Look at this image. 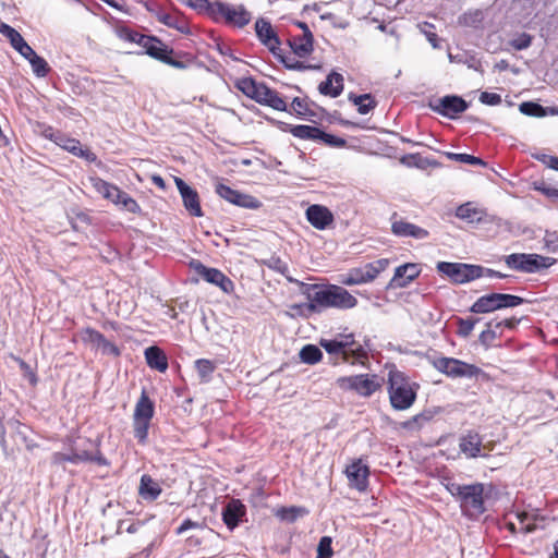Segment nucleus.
<instances>
[{
  "label": "nucleus",
  "mask_w": 558,
  "mask_h": 558,
  "mask_svg": "<svg viewBox=\"0 0 558 558\" xmlns=\"http://www.w3.org/2000/svg\"><path fill=\"white\" fill-rule=\"evenodd\" d=\"M26 41L22 35L17 32L15 36L10 40L11 46L17 51Z\"/></svg>",
  "instance_id": "64"
},
{
  "label": "nucleus",
  "mask_w": 558,
  "mask_h": 558,
  "mask_svg": "<svg viewBox=\"0 0 558 558\" xmlns=\"http://www.w3.org/2000/svg\"><path fill=\"white\" fill-rule=\"evenodd\" d=\"M390 262L388 258H380L375 262L368 263L363 266L364 279L367 282L373 281L380 272H383L388 266Z\"/></svg>",
  "instance_id": "41"
},
{
  "label": "nucleus",
  "mask_w": 558,
  "mask_h": 558,
  "mask_svg": "<svg viewBox=\"0 0 558 558\" xmlns=\"http://www.w3.org/2000/svg\"><path fill=\"white\" fill-rule=\"evenodd\" d=\"M287 112L299 118H305L315 114L311 108V102L307 97H294L291 104H288Z\"/></svg>",
  "instance_id": "39"
},
{
  "label": "nucleus",
  "mask_w": 558,
  "mask_h": 558,
  "mask_svg": "<svg viewBox=\"0 0 558 558\" xmlns=\"http://www.w3.org/2000/svg\"><path fill=\"white\" fill-rule=\"evenodd\" d=\"M288 281L298 284L302 294L308 300L307 303L291 306L298 313H302L303 308H306L310 313H319L328 307L347 310L357 304L356 298L340 286L305 283L294 278H288Z\"/></svg>",
  "instance_id": "1"
},
{
  "label": "nucleus",
  "mask_w": 558,
  "mask_h": 558,
  "mask_svg": "<svg viewBox=\"0 0 558 558\" xmlns=\"http://www.w3.org/2000/svg\"><path fill=\"white\" fill-rule=\"evenodd\" d=\"M263 263L267 268L284 276L287 279L291 278L290 276H288V272H289L288 264L284 260H282L280 257L271 256L270 258L264 260Z\"/></svg>",
  "instance_id": "45"
},
{
  "label": "nucleus",
  "mask_w": 558,
  "mask_h": 558,
  "mask_svg": "<svg viewBox=\"0 0 558 558\" xmlns=\"http://www.w3.org/2000/svg\"><path fill=\"white\" fill-rule=\"evenodd\" d=\"M531 44H532V36L526 33L520 34L517 38H514L510 41V46L512 48H514L515 50L526 49L531 46Z\"/></svg>",
  "instance_id": "53"
},
{
  "label": "nucleus",
  "mask_w": 558,
  "mask_h": 558,
  "mask_svg": "<svg viewBox=\"0 0 558 558\" xmlns=\"http://www.w3.org/2000/svg\"><path fill=\"white\" fill-rule=\"evenodd\" d=\"M478 322L476 318H459L458 320V335L466 338L469 337L473 329L475 324Z\"/></svg>",
  "instance_id": "50"
},
{
  "label": "nucleus",
  "mask_w": 558,
  "mask_h": 558,
  "mask_svg": "<svg viewBox=\"0 0 558 558\" xmlns=\"http://www.w3.org/2000/svg\"><path fill=\"white\" fill-rule=\"evenodd\" d=\"M236 87L247 97L256 102L272 108L277 111H288V100L276 89L268 87L265 83L256 82L252 77H244L238 81Z\"/></svg>",
  "instance_id": "5"
},
{
  "label": "nucleus",
  "mask_w": 558,
  "mask_h": 558,
  "mask_svg": "<svg viewBox=\"0 0 558 558\" xmlns=\"http://www.w3.org/2000/svg\"><path fill=\"white\" fill-rule=\"evenodd\" d=\"M480 101L488 106H498L501 104L502 99L499 94L483 92L480 95Z\"/></svg>",
  "instance_id": "56"
},
{
  "label": "nucleus",
  "mask_w": 558,
  "mask_h": 558,
  "mask_svg": "<svg viewBox=\"0 0 558 558\" xmlns=\"http://www.w3.org/2000/svg\"><path fill=\"white\" fill-rule=\"evenodd\" d=\"M313 34H302L298 36H293L289 39V46L292 49V52L299 58H306L313 52Z\"/></svg>",
  "instance_id": "31"
},
{
  "label": "nucleus",
  "mask_w": 558,
  "mask_h": 558,
  "mask_svg": "<svg viewBox=\"0 0 558 558\" xmlns=\"http://www.w3.org/2000/svg\"><path fill=\"white\" fill-rule=\"evenodd\" d=\"M341 283L345 286L362 284L366 283L364 279V271L362 267L352 268L341 280Z\"/></svg>",
  "instance_id": "49"
},
{
  "label": "nucleus",
  "mask_w": 558,
  "mask_h": 558,
  "mask_svg": "<svg viewBox=\"0 0 558 558\" xmlns=\"http://www.w3.org/2000/svg\"><path fill=\"white\" fill-rule=\"evenodd\" d=\"M520 111L530 117L542 118L546 114L545 108L533 101H525L520 105Z\"/></svg>",
  "instance_id": "48"
},
{
  "label": "nucleus",
  "mask_w": 558,
  "mask_h": 558,
  "mask_svg": "<svg viewBox=\"0 0 558 558\" xmlns=\"http://www.w3.org/2000/svg\"><path fill=\"white\" fill-rule=\"evenodd\" d=\"M420 384L411 380V378L397 367H392L388 372L387 393L390 405L396 411H404L410 409L416 401Z\"/></svg>",
  "instance_id": "2"
},
{
  "label": "nucleus",
  "mask_w": 558,
  "mask_h": 558,
  "mask_svg": "<svg viewBox=\"0 0 558 558\" xmlns=\"http://www.w3.org/2000/svg\"><path fill=\"white\" fill-rule=\"evenodd\" d=\"M162 493V488L149 474H143L140 480L138 495L148 501L156 500Z\"/></svg>",
  "instance_id": "30"
},
{
  "label": "nucleus",
  "mask_w": 558,
  "mask_h": 558,
  "mask_svg": "<svg viewBox=\"0 0 558 558\" xmlns=\"http://www.w3.org/2000/svg\"><path fill=\"white\" fill-rule=\"evenodd\" d=\"M305 217L311 226L317 230H326L335 222L332 211L328 207L319 204L310 205L305 210Z\"/></svg>",
  "instance_id": "18"
},
{
  "label": "nucleus",
  "mask_w": 558,
  "mask_h": 558,
  "mask_svg": "<svg viewBox=\"0 0 558 558\" xmlns=\"http://www.w3.org/2000/svg\"><path fill=\"white\" fill-rule=\"evenodd\" d=\"M145 360L147 365L160 373H165L168 369V357L162 349L157 345L148 347L145 352Z\"/></svg>",
  "instance_id": "29"
},
{
  "label": "nucleus",
  "mask_w": 558,
  "mask_h": 558,
  "mask_svg": "<svg viewBox=\"0 0 558 558\" xmlns=\"http://www.w3.org/2000/svg\"><path fill=\"white\" fill-rule=\"evenodd\" d=\"M348 99L357 107L360 114H367L377 107V100L372 94L355 95L350 93Z\"/></svg>",
  "instance_id": "36"
},
{
  "label": "nucleus",
  "mask_w": 558,
  "mask_h": 558,
  "mask_svg": "<svg viewBox=\"0 0 558 558\" xmlns=\"http://www.w3.org/2000/svg\"><path fill=\"white\" fill-rule=\"evenodd\" d=\"M85 441L93 449H77L73 450L71 453L63 452H54L52 454V463L54 464H64L66 462L78 464L83 462H93L100 466H108L110 464L109 460L104 456L100 449V441H93L89 438H86Z\"/></svg>",
  "instance_id": "8"
},
{
  "label": "nucleus",
  "mask_w": 558,
  "mask_h": 558,
  "mask_svg": "<svg viewBox=\"0 0 558 558\" xmlns=\"http://www.w3.org/2000/svg\"><path fill=\"white\" fill-rule=\"evenodd\" d=\"M301 511L302 510L296 507H290V508L283 507L277 511V517H279L282 520H288V521L292 522L298 518V515L301 513Z\"/></svg>",
  "instance_id": "55"
},
{
  "label": "nucleus",
  "mask_w": 558,
  "mask_h": 558,
  "mask_svg": "<svg viewBox=\"0 0 558 558\" xmlns=\"http://www.w3.org/2000/svg\"><path fill=\"white\" fill-rule=\"evenodd\" d=\"M175 186L182 197L183 206L192 217H202L204 215L201 198L195 189L185 183L179 177L174 178Z\"/></svg>",
  "instance_id": "17"
},
{
  "label": "nucleus",
  "mask_w": 558,
  "mask_h": 558,
  "mask_svg": "<svg viewBox=\"0 0 558 558\" xmlns=\"http://www.w3.org/2000/svg\"><path fill=\"white\" fill-rule=\"evenodd\" d=\"M275 58L281 62L284 68L293 71H306V70H318L320 65L308 64L304 61H300L296 59L293 52L290 54H284L282 49L279 47V50H276V53H272Z\"/></svg>",
  "instance_id": "32"
},
{
  "label": "nucleus",
  "mask_w": 558,
  "mask_h": 558,
  "mask_svg": "<svg viewBox=\"0 0 558 558\" xmlns=\"http://www.w3.org/2000/svg\"><path fill=\"white\" fill-rule=\"evenodd\" d=\"M190 266L205 281L218 287L225 293L230 294L234 291L233 281L228 276H226L221 270L217 268L207 267L197 259H192Z\"/></svg>",
  "instance_id": "15"
},
{
  "label": "nucleus",
  "mask_w": 558,
  "mask_h": 558,
  "mask_svg": "<svg viewBox=\"0 0 558 558\" xmlns=\"http://www.w3.org/2000/svg\"><path fill=\"white\" fill-rule=\"evenodd\" d=\"M283 131L303 141H313L331 148H344L348 143L344 138L324 132L317 126L306 124H286Z\"/></svg>",
  "instance_id": "9"
},
{
  "label": "nucleus",
  "mask_w": 558,
  "mask_h": 558,
  "mask_svg": "<svg viewBox=\"0 0 558 558\" xmlns=\"http://www.w3.org/2000/svg\"><path fill=\"white\" fill-rule=\"evenodd\" d=\"M433 109L444 117L454 119L458 114L468 109V104L459 96H445L437 100Z\"/></svg>",
  "instance_id": "19"
},
{
  "label": "nucleus",
  "mask_w": 558,
  "mask_h": 558,
  "mask_svg": "<svg viewBox=\"0 0 558 558\" xmlns=\"http://www.w3.org/2000/svg\"><path fill=\"white\" fill-rule=\"evenodd\" d=\"M319 345L331 355L330 364L337 366L341 363L345 344L339 342V340L320 339Z\"/></svg>",
  "instance_id": "35"
},
{
  "label": "nucleus",
  "mask_w": 558,
  "mask_h": 558,
  "mask_svg": "<svg viewBox=\"0 0 558 558\" xmlns=\"http://www.w3.org/2000/svg\"><path fill=\"white\" fill-rule=\"evenodd\" d=\"M29 63L34 73L39 77L46 76L50 71V66L47 61L37 53L29 59Z\"/></svg>",
  "instance_id": "47"
},
{
  "label": "nucleus",
  "mask_w": 558,
  "mask_h": 558,
  "mask_svg": "<svg viewBox=\"0 0 558 558\" xmlns=\"http://www.w3.org/2000/svg\"><path fill=\"white\" fill-rule=\"evenodd\" d=\"M129 39L141 46L146 54L159 62L179 70L187 68V63L182 60L184 53L175 52L172 47L168 46L156 36L133 33L130 35Z\"/></svg>",
  "instance_id": "4"
},
{
  "label": "nucleus",
  "mask_w": 558,
  "mask_h": 558,
  "mask_svg": "<svg viewBox=\"0 0 558 558\" xmlns=\"http://www.w3.org/2000/svg\"><path fill=\"white\" fill-rule=\"evenodd\" d=\"M421 274V268L417 264L407 263L396 268L395 275L390 281V286L404 288Z\"/></svg>",
  "instance_id": "24"
},
{
  "label": "nucleus",
  "mask_w": 558,
  "mask_h": 558,
  "mask_svg": "<svg viewBox=\"0 0 558 558\" xmlns=\"http://www.w3.org/2000/svg\"><path fill=\"white\" fill-rule=\"evenodd\" d=\"M90 184L93 189L105 199L110 201L117 206H121L123 209L132 214L141 213L142 209L136 199L130 196L126 192L122 191L116 184L110 183L99 177L90 178Z\"/></svg>",
  "instance_id": "7"
},
{
  "label": "nucleus",
  "mask_w": 558,
  "mask_h": 558,
  "mask_svg": "<svg viewBox=\"0 0 558 558\" xmlns=\"http://www.w3.org/2000/svg\"><path fill=\"white\" fill-rule=\"evenodd\" d=\"M155 414V404L146 390H143L133 413V433L137 442L142 446L147 444L148 432Z\"/></svg>",
  "instance_id": "6"
},
{
  "label": "nucleus",
  "mask_w": 558,
  "mask_h": 558,
  "mask_svg": "<svg viewBox=\"0 0 558 558\" xmlns=\"http://www.w3.org/2000/svg\"><path fill=\"white\" fill-rule=\"evenodd\" d=\"M524 303V299L507 293H490L478 298L471 306L470 311L475 314L492 313L497 310L515 307Z\"/></svg>",
  "instance_id": "11"
},
{
  "label": "nucleus",
  "mask_w": 558,
  "mask_h": 558,
  "mask_svg": "<svg viewBox=\"0 0 558 558\" xmlns=\"http://www.w3.org/2000/svg\"><path fill=\"white\" fill-rule=\"evenodd\" d=\"M245 514V507L240 500L229 502L222 512L225 524L233 529L239 524L240 519Z\"/></svg>",
  "instance_id": "33"
},
{
  "label": "nucleus",
  "mask_w": 558,
  "mask_h": 558,
  "mask_svg": "<svg viewBox=\"0 0 558 558\" xmlns=\"http://www.w3.org/2000/svg\"><path fill=\"white\" fill-rule=\"evenodd\" d=\"M14 424H15L16 433H17L19 435H21L22 440H23V442H24V445H25V448H26L28 451H33L34 449L39 448V445H38L36 441H34L33 439H29V438L24 434V432L22 430V429H23V428H25L26 426H24V425H23L21 422H19V421H15V422H14Z\"/></svg>",
  "instance_id": "54"
},
{
  "label": "nucleus",
  "mask_w": 558,
  "mask_h": 558,
  "mask_svg": "<svg viewBox=\"0 0 558 558\" xmlns=\"http://www.w3.org/2000/svg\"><path fill=\"white\" fill-rule=\"evenodd\" d=\"M344 80L342 74L332 71L328 74L325 81L318 85V90L322 95L330 98H336L341 95L344 87Z\"/></svg>",
  "instance_id": "26"
},
{
  "label": "nucleus",
  "mask_w": 558,
  "mask_h": 558,
  "mask_svg": "<svg viewBox=\"0 0 558 558\" xmlns=\"http://www.w3.org/2000/svg\"><path fill=\"white\" fill-rule=\"evenodd\" d=\"M519 323H520V319L517 317H510V318H506L504 320L498 322V324H501L502 331L505 329L514 330Z\"/></svg>",
  "instance_id": "60"
},
{
  "label": "nucleus",
  "mask_w": 558,
  "mask_h": 558,
  "mask_svg": "<svg viewBox=\"0 0 558 558\" xmlns=\"http://www.w3.org/2000/svg\"><path fill=\"white\" fill-rule=\"evenodd\" d=\"M194 365L197 371L199 380L202 383L210 381L211 376L217 368L216 363L208 359H198L195 361Z\"/></svg>",
  "instance_id": "43"
},
{
  "label": "nucleus",
  "mask_w": 558,
  "mask_h": 558,
  "mask_svg": "<svg viewBox=\"0 0 558 558\" xmlns=\"http://www.w3.org/2000/svg\"><path fill=\"white\" fill-rule=\"evenodd\" d=\"M98 349H101L104 354H110L113 356H119L121 354L120 349L106 338H104V341L100 342V347Z\"/></svg>",
  "instance_id": "58"
},
{
  "label": "nucleus",
  "mask_w": 558,
  "mask_h": 558,
  "mask_svg": "<svg viewBox=\"0 0 558 558\" xmlns=\"http://www.w3.org/2000/svg\"><path fill=\"white\" fill-rule=\"evenodd\" d=\"M13 360L19 364L20 368L27 375H29L32 377V379L34 381H36V376L35 374L33 373V371L31 369V366L21 357L19 356H13Z\"/></svg>",
  "instance_id": "61"
},
{
  "label": "nucleus",
  "mask_w": 558,
  "mask_h": 558,
  "mask_svg": "<svg viewBox=\"0 0 558 558\" xmlns=\"http://www.w3.org/2000/svg\"><path fill=\"white\" fill-rule=\"evenodd\" d=\"M432 414L429 412H422L413 415L409 420L401 422L400 427L410 433H418L426 423L432 420Z\"/></svg>",
  "instance_id": "40"
},
{
  "label": "nucleus",
  "mask_w": 558,
  "mask_h": 558,
  "mask_svg": "<svg viewBox=\"0 0 558 558\" xmlns=\"http://www.w3.org/2000/svg\"><path fill=\"white\" fill-rule=\"evenodd\" d=\"M17 31L4 22H0V34L7 37L9 40L15 36Z\"/></svg>",
  "instance_id": "59"
},
{
  "label": "nucleus",
  "mask_w": 558,
  "mask_h": 558,
  "mask_svg": "<svg viewBox=\"0 0 558 558\" xmlns=\"http://www.w3.org/2000/svg\"><path fill=\"white\" fill-rule=\"evenodd\" d=\"M149 12L154 14L159 23L180 32L181 34H191V28L186 19L179 12H166L163 10L151 9H149Z\"/></svg>",
  "instance_id": "20"
},
{
  "label": "nucleus",
  "mask_w": 558,
  "mask_h": 558,
  "mask_svg": "<svg viewBox=\"0 0 558 558\" xmlns=\"http://www.w3.org/2000/svg\"><path fill=\"white\" fill-rule=\"evenodd\" d=\"M391 231L397 236H411L414 239H425L428 236V231L402 219L393 220Z\"/></svg>",
  "instance_id": "28"
},
{
  "label": "nucleus",
  "mask_w": 558,
  "mask_h": 558,
  "mask_svg": "<svg viewBox=\"0 0 558 558\" xmlns=\"http://www.w3.org/2000/svg\"><path fill=\"white\" fill-rule=\"evenodd\" d=\"M17 51L28 61L36 54V52L27 43H25Z\"/></svg>",
  "instance_id": "63"
},
{
  "label": "nucleus",
  "mask_w": 558,
  "mask_h": 558,
  "mask_svg": "<svg viewBox=\"0 0 558 558\" xmlns=\"http://www.w3.org/2000/svg\"><path fill=\"white\" fill-rule=\"evenodd\" d=\"M255 32L257 38L271 53H276V50H279L281 43L269 21L258 19L255 22Z\"/></svg>",
  "instance_id": "21"
},
{
  "label": "nucleus",
  "mask_w": 558,
  "mask_h": 558,
  "mask_svg": "<svg viewBox=\"0 0 558 558\" xmlns=\"http://www.w3.org/2000/svg\"><path fill=\"white\" fill-rule=\"evenodd\" d=\"M198 526V523L197 522H194L192 521L191 519H186L184 520L180 526L177 529V534H182L184 533L185 531L190 530V529H195Z\"/></svg>",
  "instance_id": "62"
},
{
  "label": "nucleus",
  "mask_w": 558,
  "mask_h": 558,
  "mask_svg": "<svg viewBox=\"0 0 558 558\" xmlns=\"http://www.w3.org/2000/svg\"><path fill=\"white\" fill-rule=\"evenodd\" d=\"M81 336H82V340L85 343H89L96 348L100 347V342L104 341V338H105V336L101 332H99L98 330H96L92 327L84 328L81 331Z\"/></svg>",
  "instance_id": "46"
},
{
  "label": "nucleus",
  "mask_w": 558,
  "mask_h": 558,
  "mask_svg": "<svg viewBox=\"0 0 558 558\" xmlns=\"http://www.w3.org/2000/svg\"><path fill=\"white\" fill-rule=\"evenodd\" d=\"M331 537L323 536L318 543L317 547V557L316 558H330L333 555V550L331 547Z\"/></svg>",
  "instance_id": "51"
},
{
  "label": "nucleus",
  "mask_w": 558,
  "mask_h": 558,
  "mask_svg": "<svg viewBox=\"0 0 558 558\" xmlns=\"http://www.w3.org/2000/svg\"><path fill=\"white\" fill-rule=\"evenodd\" d=\"M456 216L470 223H478L484 219L485 213L473 206L472 203H465L457 208Z\"/></svg>",
  "instance_id": "37"
},
{
  "label": "nucleus",
  "mask_w": 558,
  "mask_h": 558,
  "mask_svg": "<svg viewBox=\"0 0 558 558\" xmlns=\"http://www.w3.org/2000/svg\"><path fill=\"white\" fill-rule=\"evenodd\" d=\"M459 449L461 453H463L468 459H474L484 456L482 453V436L477 432L469 430L466 434L459 438Z\"/></svg>",
  "instance_id": "23"
},
{
  "label": "nucleus",
  "mask_w": 558,
  "mask_h": 558,
  "mask_svg": "<svg viewBox=\"0 0 558 558\" xmlns=\"http://www.w3.org/2000/svg\"><path fill=\"white\" fill-rule=\"evenodd\" d=\"M445 156L448 159L453 160V161L468 163V165H472V166L486 167V162L483 159L475 157L473 155L446 151Z\"/></svg>",
  "instance_id": "44"
},
{
  "label": "nucleus",
  "mask_w": 558,
  "mask_h": 558,
  "mask_svg": "<svg viewBox=\"0 0 558 558\" xmlns=\"http://www.w3.org/2000/svg\"><path fill=\"white\" fill-rule=\"evenodd\" d=\"M56 135V144L64 150L73 154L74 156L85 158L86 160H94L95 155L89 149H83L81 142L76 138L70 137L68 134L60 132Z\"/></svg>",
  "instance_id": "25"
},
{
  "label": "nucleus",
  "mask_w": 558,
  "mask_h": 558,
  "mask_svg": "<svg viewBox=\"0 0 558 558\" xmlns=\"http://www.w3.org/2000/svg\"><path fill=\"white\" fill-rule=\"evenodd\" d=\"M344 473L348 478L349 487L360 493H364L368 488L371 470L362 459H354L347 465Z\"/></svg>",
  "instance_id": "16"
},
{
  "label": "nucleus",
  "mask_w": 558,
  "mask_h": 558,
  "mask_svg": "<svg viewBox=\"0 0 558 558\" xmlns=\"http://www.w3.org/2000/svg\"><path fill=\"white\" fill-rule=\"evenodd\" d=\"M299 356L303 363L315 365L323 360V352L315 344H306L300 350Z\"/></svg>",
  "instance_id": "42"
},
{
  "label": "nucleus",
  "mask_w": 558,
  "mask_h": 558,
  "mask_svg": "<svg viewBox=\"0 0 558 558\" xmlns=\"http://www.w3.org/2000/svg\"><path fill=\"white\" fill-rule=\"evenodd\" d=\"M437 270L453 283L462 284L483 277L485 269L478 265L439 262Z\"/></svg>",
  "instance_id": "12"
},
{
  "label": "nucleus",
  "mask_w": 558,
  "mask_h": 558,
  "mask_svg": "<svg viewBox=\"0 0 558 558\" xmlns=\"http://www.w3.org/2000/svg\"><path fill=\"white\" fill-rule=\"evenodd\" d=\"M518 520L521 523L520 532L523 534L532 533L536 530L535 523H527L525 524V521L529 519V513L526 512H519L517 514Z\"/></svg>",
  "instance_id": "57"
},
{
  "label": "nucleus",
  "mask_w": 558,
  "mask_h": 558,
  "mask_svg": "<svg viewBox=\"0 0 558 558\" xmlns=\"http://www.w3.org/2000/svg\"><path fill=\"white\" fill-rule=\"evenodd\" d=\"M506 263L510 268L524 272H535L542 268L550 267L555 259L538 254L514 253L507 256Z\"/></svg>",
  "instance_id": "14"
},
{
  "label": "nucleus",
  "mask_w": 558,
  "mask_h": 558,
  "mask_svg": "<svg viewBox=\"0 0 558 558\" xmlns=\"http://www.w3.org/2000/svg\"><path fill=\"white\" fill-rule=\"evenodd\" d=\"M446 488L459 501L463 515L476 519L486 511L484 484L460 485L451 483Z\"/></svg>",
  "instance_id": "3"
},
{
  "label": "nucleus",
  "mask_w": 558,
  "mask_h": 558,
  "mask_svg": "<svg viewBox=\"0 0 558 558\" xmlns=\"http://www.w3.org/2000/svg\"><path fill=\"white\" fill-rule=\"evenodd\" d=\"M356 375L341 376L337 378L336 385L342 391H355Z\"/></svg>",
  "instance_id": "52"
},
{
  "label": "nucleus",
  "mask_w": 558,
  "mask_h": 558,
  "mask_svg": "<svg viewBox=\"0 0 558 558\" xmlns=\"http://www.w3.org/2000/svg\"><path fill=\"white\" fill-rule=\"evenodd\" d=\"M355 381V392L362 397H371L381 388L376 374H359Z\"/></svg>",
  "instance_id": "27"
},
{
  "label": "nucleus",
  "mask_w": 558,
  "mask_h": 558,
  "mask_svg": "<svg viewBox=\"0 0 558 558\" xmlns=\"http://www.w3.org/2000/svg\"><path fill=\"white\" fill-rule=\"evenodd\" d=\"M432 365L439 373L452 379L476 378L483 374V371L475 364H470L456 357H435L432 360Z\"/></svg>",
  "instance_id": "10"
},
{
  "label": "nucleus",
  "mask_w": 558,
  "mask_h": 558,
  "mask_svg": "<svg viewBox=\"0 0 558 558\" xmlns=\"http://www.w3.org/2000/svg\"><path fill=\"white\" fill-rule=\"evenodd\" d=\"M211 12L216 20H223L227 25L238 28H243L252 20L251 12H248L242 4L234 5L216 2L211 8Z\"/></svg>",
  "instance_id": "13"
},
{
  "label": "nucleus",
  "mask_w": 558,
  "mask_h": 558,
  "mask_svg": "<svg viewBox=\"0 0 558 558\" xmlns=\"http://www.w3.org/2000/svg\"><path fill=\"white\" fill-rule=\"evenodd\" d=\"M502 335L501 324L492 320L486 324V328L480 333L478 341L483 347L488 349L494 344L495 340L501 338Z\"/></svg>",
  "instance_id": "34"
},
{
  "label": "nucleus",
  "mask_w": 558,
  "mask_h": 558,
  "mask_svg": "<svg viewBox=\"0 0 558 558\" xmlns=\"http://www.w3.org/2000/svg\"><path fill=\"white\" fill-rule=\"evenodd\" d=\"M217 194L225 198L226 201L230 202L231 204L245 207V208H257L258 207V201L251 196L243 194L236 190L231 189L228 185L225 184H218L216 186Z\"/></svg>",
  "instance_id": "22"
},
{
  "label": "nucleus",
  "mask_w": 558,
  "mask_h": 558,
  "mask_svg": "<svg viewBox=\"0 0 558 558\" xmlns=\"http://www.w3.org/2000/svg\"><path fill=\"white\" fill-rule=\"evenodd\" d=\"M368 361V353L361 343L355 342V345L344 350L341 363L361 364L365 365Z\"/></svg>",
  "instance_id": "38"
}]
</instances>
